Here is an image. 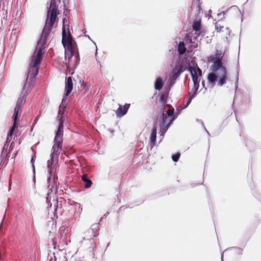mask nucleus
<instances>
[{
    "instance_id": "1",
    "label": "nucleus",
    "mask_w": 261,
    "mask_h": 261,
    "mask_svg": "<svg viewBox=\"0 0 261 261\" xmlns=\"http://www.w3.org/2000/svg\"><path fill=\"white\" fill-rule=\"evenodd\" d=\"M60 3L61 0H57ZM46 18L44 27L42 31L39 39L38 40L36 47L30 58V66L32 70L35 69L37 72V66L41 64L45 53V44L48 37L50 34L53 25L59 14L56 0H50L49 6L47 7Z\"/></svg>"
},
{
    "instance_id": "2",
    "label": "nucleus",
    "mask_w": 261,
    "mask_h": 261,
    "mask_svg": "<svg viewBox=\"0 0 261 261\" xmlns=\"http://www.w3.org/2000/svg\"><path fill=\"white\" fill-rule=\"evenodd\" d=\"M196 58H182L180 57L178 60L175 63L174 67L172 69L169 75V80L172 82L173 85L176 80L185 70L190 72L193 85H199L200 78L197 75V73L195 69L192 67L195 64Z\"/></svg>"
},
{
    "instance_id": "3",
    "label": "nucleus",
    "mask_w": 261,
    "mask_h": 261,
    "mask_svg": "<svg viewBox=\"0 0 261 261\" xmlns=\"http://www.w3.org/2000/svg\"><path fill=\"white\" fill-rule=\"evenodd\" d=\"M29 67L28 69V74L24 84L21 93L18 98L16 106H18L21 108L22 106L24 104L23 100L24 96L28 95L31 91L32 88L36 84V76L38 74L39 67L40 64L37 66V72H36L35 69L32 70L30 65V58L29 63Z\"/></svg>"
},
{
    "instance_id": "4",
    "label": "nucleus",
    "mask_w": 261,
    "mask_h": 261,
    "mask_svg": "<svg viewBox=\"0 0 261 261\" xmlns=\"http://www.w3.org/2000/svg\"><path fill=\"white\" fill-rule=\"evenodd\" d=\"M69 21L66 18L63 19L62 31V44L65 48V58L70 60L74 56L71 42L73 37L69 29Z\"/></svg>"
},
{
    "instance_id": "5",
    "label": "nucleus",
    "mask_w": 261,
    "mask_h": 261,
    "mask_svg": "<svg viewBox=\"0 0 261 261\" xmlns=\"http://www.w3.org/2000/svg\"><path fill=\"white\" fill-rule=\"evenodd\" d=\"M64 121L63 117L59 118V124L57 129L55 130L54 145L50 153L51 155L57 156L59 149L62 150V145L63 141Z\"/></svg>"
},
{
    "instance_id": "6",
    "label": "nucleus",
    "mask_w": 261,
    "mask_h": 261,
    "mask_svg": "<svg viewBox=\"0 0 261 261\" xmlns=\"http://www.w3.org/2000/svg\"><path fill=\"white\" fill-rule=\"evenodd\" d=\"M166 105L172 107L170 105H163V106L161 109V112L162 113V114L161 116L160 126L161 133L160 135L162 138L164 137L165 133L170 126V119H168L169 117L167 116V111H166L165 108Z\"/></svg>"
},
{
    "instance_id": "7",
    "label": "nucleus",
    "mask_w": 261,
    "mask_h": 261,
    "mask_svg": "<svg viewBox=\"0 0 261 261\" xmlns=\"http://www.w3.org/2000/svg\"><path fill=\"white\" fill-rule=\"evenodd\" d=\"M55 155L50 154V159L47 161V173L48 176L47 178V181L48 183L53 182V179L55 176L58 177L56 174L57 167L56 165L55 164ZM57 161H58V156H56ZM58 161H57V163Z\"/></svg>"
},
{
    "instance_id": "8",
    "label": "nucleus",
    "mask_w": 261,
    "mask_h": 261,
    "mask_svg": "<svg viewBox=\"0 0 261 261\" xmlns=\"http://www.w3.org/2000/svg\"><path fill=\"white\" fill-rule=\"evenodd\" d=\"M58 177L55 176L53 179V182L51 181L50 183L47 182V189L48 192L47 193V197L46 198V203L48 206L51 205V197L49 196L50 193L53 191V189H55V192H57L58 189L59 188V183L58 182Z\"/></svg>"
},
{
    "instance_id": "9",
    "label": "nucleus",
    "mask_w": 261,
    "mask_h": 261,
    "mask_svg": "<svg viewBox=\"0 0 261 261\" xmlns=\"http://www.w3.org/2000/svg\"><path fill=\"white\" fill-rule=\"evenodd\" d=\"M210 69L213 72H216L219 70H220L222 73L227 71V69L224 65V63L222 60H219L218 62H214V63L210 67Z\"/></svg>"
},
{
    "instance_id": "10",
    "label": "nucleus",
    "mask_w": 261,
    "mask_h": 261,
    "mask_svg": "<svg viewBox=\"0 0 261 261\" xmlns=\"http://www.w3.org/2000/svg\"><path fill=\"white\" fill-rule=\"evenodd\" d=\"M186 109L184 107H178L176 108V112L175 113L174 109L167 111V116L170 118V125L173 123V121L176 119L178 115L181 113V111Z\"/></svg>"
},
{
    "instance_id": "11",
    "label": "nucleus",
    "mask_w": 261,
    "mask_h": 261,
    "mask_svg": "<svg viewBox=\"0 0 261 261\" xmlns=\"http://www.w3.org/2000/svg\"><path fill=\"white\" fill-rule=\"evenodd\" d=\"M73 90L72 77L68 76L66 78L65 92V96H68Z\"/></svg>"
},
{
    "instance_id": "12",
    "label": "nucleus",
    "mask_w": 261,
    "mask_h": 261,
    "mask_svg": "<svg viewBox=\"0 0 261 261\" xmlns=\"http://www.w3.org/2000/svg\"><path fill=\"white\" fill-rule=\"evenodd\" d=\"M130 104L129 103H125L123 106L119 105L116 111L117 117L120 118L124 116L127 113Z\"/></svg>"
},
{
    "instance_id": "13",
    "label": "nucleus",
    "mask_w": 261,
    "mask_h": 261,
    "mask_svg": "<svg viewBox=\"0 0 261 261\" xmlns=\"http://www.w3.org/2000/svg\"><path fill=\"white\" fill-rule=\"evenodd\" d=\"M177 51L179 54V56L176 60H178L180 57L182 58H189L187 56H183L187 51V49L185 47V44L184 41H180L177 45Z\"/></svg>"
},
{
    "instance_id": "14",
    "label": "nucleus",
    "mask_w": 261,
    "mask_h": 261,
    "mask_svg": "<svg viewBox=\"0 0 261 261\" xmlns=\"http://www.w3.org/2000/svg\"><path fill=\"white\" fill-rule=\"evenodd\" d=\"M157 129L155 126H153L151 129V133L150 136V147L152 149L155 145L156 141Z\"/></svg>"
},
{
    "instance_id": "15",
    "label": "nucleus",
    "mask_w": 261,
    "mask_h": 261,
    "mask_svg": "<svg viewBox=\"0 0 261 261\" xmlns=\"http://www.w3.org/2000/svg\"><path fill=\"white\" fill-rule=\"evenodd\" d=\"M218 75L215 74L214 72H210L207 76V79L209 84L212 86V88H213L218 81Z\"/></svg>"
},
{
    "instance_id": "16",
    "label": "nucleus",
    "mask_w": 261,
    "mask_h": 261,
    "mask_svg": "<svg viewBox=\"0 0 261 261\" xmlns=\"http://www.w3.org/2000/svg\"><path fill=\"white\" fill-rule=\"evenodd\" d=\"M67 96H65V92H64L63 97L62 100V104L60 105L59 107V110L58 112V116H57V118L58 120L59 121V118L61 117H63V118L64 119V114L66 109V107L63 105L64 102H65L66 100Z\"/></svg>"
},
{
    "instance_id": "17",
    "label": "nucleus",
    "mask_w": 261,
    "mask_h": 261,
    "mask_svg": "<svg viewBox=\"0 0 261 261\" xmlns=\"http://www.w3.org/2000/svg\"><path fill=\"white\" fill-rule=\"evenodd\" d=\"M98 223L93 224L91 226V227L88 229V233L94 234V236H98L99 231Z\"/></svg>"
},
{
    "instance_id": "18",
    "label": "nucleus",
    "mask_w": 261,
    "mask_h": 261,
    "mask_svg": "<svg viewBox=\"0 0 261 261\" xmlns=\"http://www.w3.org/2000/svg\"><path fill=\"white\" fill-rule=\"evenodd\" d=\"M164 86L163 80L162 77H158L154 82V89L156 90L160 91Z\"/></svg>"
},
{
    "instance_id": "19",
    "label": "nucleus",
    "mask_w": 261,
    "mask_h": 261,
    "mask_svg": "<svg viewBox=\"0 0 261 261\" xmlns=\"http://www.w3.org/2000/svg\"><path fill=\"white\" fill-rule=\"evenodd\" d=\"M21 113V108L18 106H15L14 110V113L12 116V120L18 121L19 117Z\"/></svg>"
},
{
    "instance_id": "20",
    "label": "nucleus",
    "mask_w": 261,
    "mask_h": 261,
    "mask_svg": "<svg viewBox=\"0 0 261 261\" xmlns=\"http://www.w3.org/2000/svg\"><path fill=\"white\" fill-rule=\"evenodd\" d=\"M227 79V71L223 72L218 80V85L220 86H223L226 82Z\"/></svg>"
},
{
    "instance_id": "21",
    "label": "nucleus",
    "mask_w": 261,
    "mask_h": 261,
    "mask_svg": "<svg viewBox=\"0 0 261 261\" xmlns=\"http://www.w3.org/2000/svg\"><path fill=\"white\" fill-rule=\"evenodd\" d=\"M82 180L85 183L84 187L85 188H89L91 187L92 185V181L89 178V177L87 175L84 174L82 176Z\"/></svg>"
},
{
    "instance_id": "22",
    "label": "nucleus",
    "mask_w": 261,
    "mask_h": 261,
    "mask_svg": "<svg viewBox=\"0 0 261 261\" xmlns=\"http://www.w3.org/2000/svg\"><path fill=\"white\" fill-rule=\"evenodd\" d=\"M85 236L83 238V240H89L91 245L93 244L95 245V243L94 242V238H96L97 236H94V234L88 233V230L85 232Z\"/></svg>"
},
{
    "instance_id": "23",
    "label": "nucleus",
    "mask_w": 261,
    "mask_h": 261,
    "mask_svg": "<svg viewBox=\"0 0 261 261\" xmlns=\"http://www.w3.org/2000/svg\"><path fill=\"white\" fill-rule=\"evenodd\" d=\"M192 27V29L195 31V34H196L197 32H199L202 29V25L200 21H194Z\"/></svg>"
},
{
    "instance_id": "24",
    "label": "nucleus",
    "mask_w": 261,
    "mask_h": 261,
    "mask_svg": "<svg viewBox=\"0 0 261 261\" xmlns=\"http://www.w3.org/2000/svg\"><path fill=\"white\" fill-rule=\"evenodd\" d=\"M246 147L250 151H253L255 148L254 142L250 139H247L245 141Z\"/></svg>"
},
{
    "instance_id": "25",
    "label": "nucleus",
    "mask_w": 261,
    "mask_h": 261,
    "mask_svg": "<svg viewBox=\"0 0 261 261\" xmlns=\"http://www.w3.org/2000/svg\"><path fill=\"white\" fill-rule=\"evenodd\" d=\"M169 91V89L167 92H164L162 93L159 97V101L163 103V105H167V98L168 95V92Z\"/></svg>"
},
{
    "instance_id": "26",
    "label": "nucleus",
    "mask_w": 261,
    "mask_h": 261,
    "mask_svg": "<svg viewBox=\"0 0 261 261\" xmlns=\"http://www.w3.org/2000/svg\"><path fill=\"white\" fill-rule=\"evenodd\" d=\"M217 53L219 55V57H217V56H212L210 57V61L213 62L214 63V62H218L219 60H222V57L223 56V55H222L221 53L220 52V50H216Z\"/></svg>"
},
{
    "instance_id": "27",
    "label": "nucleus",
    "mask_w": 261,
    "mask_h": 261,
    "mask_svg": "<svg viewBox=\"0 0 261 261\" xmlns=\"http://www.w3.org/2000/svg\"><path fill=\"white\" fill-rule=\"evenodd\" d=\"M234 250V253L237 255H241L243 254V249L238 247H231L227 248L225 251Z\"/></svg>"
},
{
    "instance_id": "28",
    "label": "nucleus",
    "mask_w": 261,
    "mask_h": 261,
    "mask_svg": "<svg viewBox=\"0 0 261 261\" xmlns=\"http://www.w3.org/2000/svg\"><path fill=\"white\" fill-rule=\"evenodd\" d=\"M8 152H4V151L1 152L0 157L1 164H2L3 162L8 158Z\"/></svg>"
},
{
    "instance_id": "29",
    "label": "nucleus",
    "mask_w": 261,
    "mask_h": 261,
    "mask_svg": "<svg viewBox=\"0 0 261 261\" xmlns=\"http://www.w3.org/2000/svg\"><path fill=\"white\" fill-rule=\"evenodd\" d=\"M180 153L179 152H177L171 155V158H172V161L174 162H178V161L179 160V159L180 158Z\"/></svg>"
},
{
    "instance_id": "30",
    "label": "nucleus",
    "mask_w": 261,
    "mask_h": 261,
    "mask_svg": "<svg viewBox=\"0 0 261 261\" xmlns=\"http://www.w3.org/2000/svg\"><path fill=\"white\" fill-rule=\"evenodd\" d=\"M237 76H236V80L235 82V87L237 89L238 88V83L239 81V59H238L237 62Z\"/></svg>"
},
{
    "instance_id": "31",
    "label": "nucleus",
    "mask_w": 261,
    "mask_h": 261,
    "mask_svg": "<svg viewBox=\"0 0 261 261\" xmlns=\"http://www.w3.org/2000/svg\"><path fill=\"white\" fill-rule=\"evenodd\" d=\"M198 47V44L197 43H194V44H190L189 46H188V52H189V53H192L193 50L195 48H196L197 47Z\"/></svg>"
},
{
    "instance_id": "32",
    "label": "nucleus",
    "mask_w": 261,
    "mask_h": 261,
    "mask_svg": "<svg viewBox=\"0 0 261 261\" xmlns=\"http://www.w3.org/2000/svg\"><path fill=\"white\" fill-rule=\"evenodd\" d=\"M18 129V121L13 120V124L10 128L9 130H13L14 132L16 129Z\"/></svg>"
},
{
    "instance_id": "33",
    "label": "nucleus",
    "mask_w": 261,
    "mask_h": 261,
    "mask_svg": "<svg viewBox=\"0 0 261 261\" xmlns=\"http://www.w3.org/2000/svg\"><path fill=\"white\" fill-rule=\"evenodd\" d=\"M185 40L187 43H194L193 41V38L191 36L187 35L185 38Z\"/></svg>"
},
{
    "instance_id": "34",
    "label": "nucleus",
    "mask_w": 261,
    "mask_h": 261,
    "mask_svg": "<svg viewBox=\"0 0 261 261\" xmlns=\"http://www.w3.org/2000/svg\"><path fill=\"white\" fill-rule=\"evenodd\" d=\"M74 57L75 59V65L76 66H77V65L79 64L80 61L79 53L77 52L76 53H75V54L74 55Z\"/></svg>"
},
{
    "instance_id": "35",
    "label": "nucleus",
    "mask_w": 261,
    "mask_h": 261,
    "mask_svg": "<svg viewBox=\"0 0 261 261\" xmlns=\"http://www.w3.org/2000/svg\"><path fill=\"white\" fill-rule=\"evenodd\" d=\"M58 206V199H56L55 205V210L54 211V217L56 216L57 218H58V216H57Z\"/></svg>"
},
{
    "instance_id": "36",
    "label": "nucleus",
    "mask_w": 261,
    "mask_h": 261,
    "mask_svg": "<svg viewBox=\"0 0 261 261\" xmlns=\"http://www.w3.org/2000/svg\"><path fill=\"white\" fill-rule=\"evenodd\" d=\"M199 85H193V87L191 90L192 93L197 94Z\"/></svg>"
},
{
    "instance_id": "37",
    "label": "nucleus",
    "mask_w": 261,
    "mask_h": 261,
    "mask_svg": "<svg viewBox=\"0 0 261 261\" xmlns=\"http://www.w3.org/2000/svg\"><path fill=\"white\" fill-rule=\"evenodd\" d=\"M195 66L197 67V75L200 78L202 75V70L199 68L197 64L195 63Z\"/></svg>"
},
{
    "instance_id": "38",
    "label": "nucleus",
    "mask_w": 261,
    "mask_h": 261,
    "mask_svg": "<svg viewBox=\"0 0 261 261\" xmlns=\"http://www.w3.org/2000/svg\"><path fill=\"white\" fill-rule=\"evenodd\" d=\"M244 102L246 104H248L250 101V97L248 94L246 93L244 96Z\"/></svg>"
},
{
    "instance_id": "39",
    "label": "nucleus",
    "mask_w": 261,
    "mask_h": 261,
    "mask_svg": "<svg viewBox=\"0 0 261 261\" xmlns=\"http://www.w3.org/2000/svg\"><path fill=\"white\" fill-rule=\"evenodd\" d=\"M199 36V33H198V34H195V35H192V36H191V37H192L193 38V41L194 42V43L195 42V41H198V37Z\"/></svg>"
},
{
    "instance_id": "40",
    "label": "nucleus",
    "mask_w": 261,
    "mask_h": 261,
    "mask_svg": "<svg viewBox=\"0 0 261 261\" xmlns=\"http://www.w3.org/2000/svg\"><path fill=\"white\" fill-rule=\"evenodd\" d=\"M223 28V26H221V25L218 23H216L215 25V29L217 32H220L221 31V29Z\"/></svg>"
},
{
    "instance_id": "41",
    "label": "nucleus",
    "mask_w": 261,
    "mask_h": 261,
    "mask_svg": "<svg viewBox=\"0 0 261 261\" xmlns=\"http://www.w3.org/2000/svg\"><path fill=\"white\" fill-rule=\"evenodd\" d=\"M11 146H9L8 145H4L3 148H2V151H4V152H8L7 151H8V148H10Z\"/></svg>"
},
{
    "instance_id": "42",
    "label": "nucleus",
    "mask_w": 261,
    "mask_h": 261,
    "mask_svg": "<svg viewBox=\"0 0 261 261\" xmlns=\"http://www.w3.org/2000/svg\"><path fill=\"white\" fill-rule=\"evenodd\" d=\"M13 133H14V132H13V130H9L7 138L11 139V138L13 135Z\"/></svg>"
},
{
    "instance_id": "43",
    "label": "nucleus",
    "mask_w": 261,
    "mask_h": 261,
    "mask_svg": "<svg viewBox=\"0 0 261 261\" xmlns=\"http://www.w3.org/2000/svg\"><path fill=\"white\" fill-rule=\"evenodd\" d=\"M11 141V139L7 138L4 145H8V146H10V143ZM12 144H13V143H11L10 146L12 145Z\"/></svg>"
},
{
    "instance_id": "44",
    "label": "nucleus",
    "mask_w": 261,
    "mask_h": 261,
    "mask_svg": "<svg viewBox=\"0 0 261 261\" xmlns=\"http://www.w3.org/2000/svg\"><path fill=\"white\" fill-rule=\"evenodd\" d=\"M192 99H190L189 97L188 98V99L186 102V103L184 107L185 108H187L188 107V106L190 104V103L192 101Z\"/></svg>"
},
{
    "instance_id": "45",
    "label": "nucleus",
    "mask_w": 261,
    "mask_h": 261,
    "mask_svg": "<svg viewBox=\"0 0 261 261\" xmlns=\"http://www.w3.org/2000/svg\"><path fill=\"white\" fill-rule=\"evenodd\" d=\"M85 37H87V38H88L89 39H90V40H91V41L93 42V43L95 44V46H96V48H97V46H96V43H95L93 40H92V39H91V38H90V37L89 36V35H85ZM97 48H96V53H95V55H96V54H97Z\"/></svg>"
},
{
    "instance_id": "46",
    "label": "nucleus",
    "mask_w": 261,
    "mask_h": 261,
    "mask_svg": "<svg viewBox=\"0 0 261 261\" xmlns=\"http://www.w3.org/2000/svg\"><path fill=\"white\" fill-rule=\"evenodd\" d=\"M198 121H200V122H201V123L202 125L203 126V127H204V130H205V132H206V133L207 134V135H208V136H210V134L209 132L207 130V129H206V128H205V126H204V123H203V122L201 120H199V119H198Z\"/></svg>"
},
{
    "instance_id": "47",
    "label": "nucleus",
    "mask_w": 261,
    "mask_h": 261,
    "mask_svg": "<svg viewBox=\"0 0 261 261\" xmlns=\"http://www.w3.org/2000/svg\"><path fill=\"white\" fill-rule=\"evenodd\" d=\"M197 94H196L194 93H192V94L190 95V96L189 97L192 100L193 98H194L196 96Z\"/></svg>"
},
{
    "instance_id": "48",
    "label": "nucleus",
    "mask_w": 261,
    "mask_h": 261,
    "mask_svg": "<svg viewBox=\"0 0 261 261\" xmlns=\"http://www.w3.org/2000/svg\"><path fill=\"white\" fill-rule=\"evenodd\" d=\"M255 197L258 200L261 202V194H257Z\"/></svg>"
},
{
    "instance_id": "49",
    "label": "nucleus",
    "mask_w": 261,
    "mask_h": 261,
    "mask_svg": "<svg viewBox=\"0 0 261 261\" xmlns=\"http://www.w3.org/2000/svg\"><path fill=\"white\" fill-rule=\"evenodd\" d=\"M30 162H31L32 165H34V163H35V157L34 156H33L32 157Z\"/></svg>"
},
{
    "instance_id": "50",
    "label": "nucleus",
    "mask_w": 261,
    "mask_h": 261,
    "mask_svg": "<svg viewBox=\"0 0 261 261\" xmlns=\"http://www.w3.org/2000/svg\"><path fill=\"white\" fill-rule=\"evenodd\" d=\"M201 184H199V183H198V184L192 183V184H191V187L192 188H194V187H196L197 186L200 185H201Z\"/></svg>"
},
{
    "instance_id": "51",
    "label": "nucleus",
    "mask_w": 261,
    "mask_h": 261,
    "mask_svg": "<svg viewBox=\"0 0 261 261\" xmlns=\"http://www.w3.org/2000/svg\"><path fill=\"white\" fill-rule=\"evenodd\" d=\"M197 11L199 13H200V12L202 11V8L199 5L197 6Z\"/></svg>"
},
{
    "instance_id": "52",
    "label": "nucleus",
    "mask_w": 261,
    "mask_h": 261,
    "mask_svg": "<svg viewBox=\"0 0 261 261\" xmlns=\"http://www.w3.org/2000/svg\"><path fill=\"white\" fill-rule=\"evenodd\" d=\"M32 167L33 173V174H35V165H32Z\"/></svg>"
},
{
    "instance_id": "53",
    "label": "nucleus",
    "mask_w": 261,
    "mask_h": 261,
    "mask_svg": "<svg viewBox=\"0 0 261 261\" xmlns=\"http://www.w3.org/2000/svg\"><path fill=\"white\" fill-rule=\"evenodd\" d=\"M33 181L34 182V184H35V182H36L35 174L33 175Z\"/></svg>"
},
{
    "instance_id": "54",
    "label": "nucleus",
    "mask_w": 261,
    "mask_h": 261,
    "mask_svg": "<svg viewBox=\"0 0 261 261\" xmlns=\"http://www.w3.org/2000/svg\"><path fill=\"white\" fill-rule=\"evenodd\" d=\"M217 15H218V17H220V18H221L222 16L223 17V16H222V13H221V12H220V13H218V14H217Z\"/></svg>"
},
{
    "instance_id": "55",
    "label": "nucleus",
    "mask_w": 261,
    "mask_h": 261,
    "mask_svg": "<svg viewBox=\"0 0 261 261\" xmlns=\"http://www.w3.org/2000/svg\"><path fill=\"white\" fill-rule=\"evenodd\" d=\"M37 121H38V119H37V118H36L34 120V122L33 124V125H35V124L37 123Z\"/></svg>"
},
{
    "instance_id": "56",
    "label": "nucleus",
    "mask_w": 261,
    "mask_h": 261,
    "mask_svg": "<svg viewBox=\"0 0 261 261\" xmlns=\"http://www.w3.org/2000/svg\"><path fill=\"white\" fill-rule=\"evenodd\" d=\"M202 85L203 86V88H204L205 89H206V88H205V83H204V81H202Z\"/></svg>"
},
{
    "instance_id": "57",
    "label": "nucleus",
    "mask_w": 261,
    "mask_h": 261,
    "mask_svg": "<svg viewBox=\"0 0 261 261\" xmlns=\"http://www.w3.org/2000/svg\"><path fill=\"white\" fill-rule=\"evenodd\" d=\"M227 11H226L225 12V11H223V12H222L221 13H222V16H223V18H224V15L225 14V13L227 12Z\"/></svg>"
},
{
    "instance_id": "58",
    "label": "nucleus",
    "mask_w": 261,
    "mask_h": 261,
    "mask_svg": "<svg viewBox=\"0 0 261 261\" xmlns=\"http://www.w3.org/2000/svg\"><path fill=\"white\" fill-rule=\"evenodd\" d=\"M83 34H84V35H86V33L87 32V31H86V29L83 30Z\"/></svg>"
},
{
    "instance_id": "59",
    "label": "nucleus",
    "mask_w": 261,
    "mask_h": 261,
    "mask_svg": "<svg viewBox=\"0 0 261 261\" xmlns=\"http://www.w3.org/2000/svg\"><path fill=\"white\" fill-rule=\"evenodd\" d=\"M223 253H222V254H221V261H223Z\"/></svg>"
},
{
    "instance_id": "60",
    "label": "nucleus",
    "mask_w": 261,
    "mask_h": 261,
    "mask_svg": "<svg viewBox=\"0 0 261 261\" xmlns=\"http://www.w3.org/2000/svg\"><path fill=\"white\" fill-rule=\"evenodd\" d=\"M117 200H119V202H120V200L119 199V195H117Z\"/></svg>"
},
{
    "instance_id": "61",
    "label": "nucleus",
    "mask_w": 261,
    "mask_h": 261,
    "mask_svg": "<svg viewBox=\"0 0 261 261\" xmlns=\"http://www.w3.org/2000/svg\"><path fill=\"white\" fill-rule=\"evenodd\" d=\"M212 13V11L211 9H210V10H208V13H210V14H211V13Z\"/></svg>"
},
{
    "instance_id": "62",
    "label": "nucleus",
    "mask_w": 261,
    "mask_h": 261,
    "mask_svg": "<svg viewBox=\"0 0 261 261\" xmlns=\"http://www.w3.org/2000/svg\"><path fill=\"white\" fill-rule=\"evenodd\" d=\"M111 132L113 133V132H114V130H111Z\"/></svg>"
},
{
    "instance_id": "63",
    "label": "nucleus",
    "mask_w": 261,
    "mask_h": 261,
    "mask_svg": "<svg viewBox=\"0 0 261 261\" xmlns=\"http://www.w3.org/2000/svg\"><path fill=\"white\" fill-rule=\"evenodd\" d=\"M198 1H199L200 0H197Z\"/></svg>"
}]
</instances>
